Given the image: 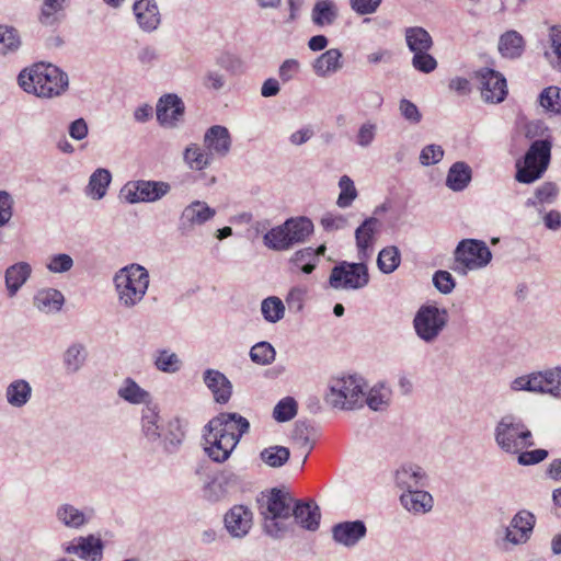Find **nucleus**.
<instances>
[{
    "instance_id": "f257e3e1",
    "label": "nucleus",
    "mask_w": 561,
    "mask_h": 561,
    "mask_svg": "<svg viewBox=\"0 0 561 561\" xmlns=\"http://www.w3.org/2000/svg\"><path fill=\"white\" fill-rule=\"evenodd\" d=\"M249 428V421L238 413L218 414L204 428L206 454L216 462L226 461Z\"/></svg>"
},
{
    "instance_id": "f03ea898",
    "label": "nucleus",
    "mask_w": 561,
    "mask_h": 561,
    "mask_svg": "<svg viewBox=\"0 0 561 561\" xmlns=\"http://www.w3.org/2000/svg\"><path fill=\"white\" fill-rule=\"evenodd\" d=\"M19 85L38 98H55L68 88V76L51 64L38 62L23 69L18 77Z\"/></svg>"
},
{
    "instance_id": "7ed1b4c3",
    "label": "nucleus",
    "mask_w": 561,
    "mask_h": 561,
    "mask_svg": "<svg viewBox=\"0 0 561 561\" xmlns=\"http://www.w3.org/2000/svg\"><path fill=\"white\" fill-rule=\"evenodd\" d=\"M118 300L125 307H134L142 300L149 286L147 270L131 264L118 271L114 278Z\"/></svg>"
},
{
    "instance_id": "20e7f679",
    "label": "nucleus",
    "mask_w": 561,
    "mask_h": 561,
    "mask_svg": "<svg viewBox=\"0 0 561 561\" xmlns=\"http://www.w3.org/2000/svg\"><path fill=\"white\" fill-rule=\"evenodd\" d=\"M312 231L313 224L310 219L306 217L290 218L267 231L263 239L270 249L284 251L296 243L304 242Z\"/></svg>"
},
{
    "instance_id": "39448f33",
    "label": "nucleus",
    "mask_w": 561,
    "mask_h": 561,
    "mask_svg": "<svg viewBox=\"0 0 561 561\" xmlns=\"http://www.w3.org/2000/svg\"><path fill=\"white\" fill-rule=\"evenodd\" d=\"M295 500L288 492L273 489L266 499V507L262 513L264 516L265 531L275 538L280 537L286 530L284 519L291 516Z\"/></svg>"
},
{
    "instance_id": "423d86ee",
    "label": "nucleus",
    "mask_w": 561,
    "mask_h": 561,
    "mask_svg": "<svg viewBox=\"0 0 561 561\" xmlns=\"http://www.w3.org/2000/svg\"><path fill=\"white\" fill-rule=\"evenodd\" d=\"M495 440L506 453L517 454L534 445L531 432L520 421L503 417L495 430Z\"/></svg>"
},
{
    "instance_id": "0eeeda50",
    "label": "nucleus",
    "mask_w": 561,
    "mask_h": 561,
    "mask_svg": "<svg viewBox=\"0 0 561 561\" xmlns=\"http://www.w3.org/2000/svg\"><path fill=\"white\" fill-rule=\"evenodd\" d=\"M492 259V253L485 242L476 239H466L459 242L455 250V265L453 270L460 274L467 271L484 267Z\"/></svg>"
},
{
    "instance_id": "6e6552de",
    "label": "nucleus",
    "mask_w": 561,
    "mask_h": 561,
    "mask_svg": "<svg viewBox=\"0 0 561 561\" xmlns=\"http://www.w3.org/2000/svg\"><path fill=\"white\" fill-rule=\"evenodd\" d=\"M550 151L549 141H534L525 154L524 164L517 163L516 180L529 184L539 179L549 164Z\"/></svg>"
},
{
    "instance_id": "1a4fd4ad",
    "label": "nucleus",
    "mask_w": 561,
    "mask_h": 561,
    "mask_svg": "<svg viewBox=\"0 0 561 561\" xmlns=\"http://www.w3.org/2000/svg\"><path fill=\"white\" fill-rule=\"evenodd\" d=\"M328 401L334 408L344 410H353L363 407V386L354 376L334 378L330 383Z\"/></svg>"
},
{
    "instance_id": "9d476101",
    "label": "nucleus",
    "mask_w": 561,
    "mask_h": 561,
    "mask_svg": "<svg viewBox=\"0 0 561 561\" xmlns=\"http://www.w3.org/2000/svg\"><path fill=\"white\" fill-rule=\"evenodd\" d=\"M448 321L445 309L435 306H422L413 320L415 332L425 342L434 341L443 331Z\"/></svg>"
},
{
    "instance_id": "9b49d317",
    "label": "nucleus",
    "mask_w": 561,
    "mask_h": 561,
    "mask_svg": "<svg viewBox=\"0 0 561 561\" xmlns=\"http://www.w3.org/2000/svg\"><path fill=\"white\" fill-rule=\"evenodd\" d=\"M369 282V274L364 263L342 262L332 268L329 283L333 288L358 289Z\"/></svg>"
},
{
    "instance_id": "f8f14e48",
    "label": "nucleus",
    "mask_w": 561,
    "mask_h": 561,
    "mask_svg": "<svg viewBox=\"0 0 561 561\" xmlns=\"http://www.w3.org/2000/svg\"><path fill=\"white\" fill-rule=\"evenodd\" d=\"M512 388L517 391L527 390L560 397L561 369L557 368L554 370L533 374L528 377H518L513 381Z\"/></svg>"
},
{
    "instance_id": "ddd939ff",
    "label": "nucleus",
    "mask_w": 561,
    "mask_h": 561,
    "mask_svg": "<svg viewBox=\"0 0 561 561\" xmlns=\"http://www.w3.org/2000/svg\"><path fill=\"white\" fill-rule=\"evenodd\" d=\"M169 191L170 185L165 182L136 181L127 183L122 192L129 203H138L158 201Z\"/></svg>"
},
{
    "instance_id": "4468645a",
    "label": "nucleus",
    "mask_w": 561,
    "mask_h": 561,
    "mask_svg": "<svg viewBox=\"0 0 561 561\" xmlns=\"http://www.w3.org/2000/svg\"><path fill=\"white\" fill-rule=\"evenodd\" d=\"M480 83L481 96L485 102L500 103L507 95L506 79L497 71L483 68L476 72Z\"/></svg>"
},
{
    "instance_id": "2eb2a0df",
    "label": "nucleus",
    "mask_w": 561,
    "mask_h": 561,
    "mask_svg": "<svg viewBox=\"0 0 561 561\" xmlns=\"http://www.w3.org/2000/svg\"><path fill=\"white\" fill-rule=\"evenodd\" d=\"M224 520L228 533L233 537L241 538L250 531L253 514L244 505H234L226 513Z\"/></svg>"
},
{
    "instance_id": "dca6fc26",
    "label": "nucleus",
    "mask_w": 561,
    "mask_h": 561,
    "mask_svg": "<svg viewBox=\"0 0 561 561\" xmlns=\"http://www.w3.org/2000/svg\"><path fill=\"white\" fill-rule=\"evenodd\" d=\"M536 518L528 511H519L512 519L506 529V539L512 543L519 545L526 542L534 529Z\"/></svg>"
},
{
    "instance_id": "f3484780",
    "label": "nucleus",
    "mask_w": 561,
    "mask_h": 561,
    "mask_svg": "<svg viewBox=\"0 0 561 561\" xmlns=\"http://www.w3.org/2000/svg\"><path fill=\"white\" fill-rule=\"evenodd\" d=\"M184 114V104L175 94H165L157 104V119L163 126H174Z\"/></svg>"
},
{
    "instance_id": "a211bd4d",
    "label": "nucleus",
    "mask_w": 561,
    "mask_h": 561,
    "mask_svg": "<svg viewBox=\"0 0 561 561\" xmlns=\"http://www.w3.org/2000/svg\"><path fill=\"white\" fill-rule=\"evenodd\" d=\"M366 533V526L362 520L339 523L332 528L333 539L346 547L355 546Z\"/></svg>"
},
{
    "instance_id": "6ab92c4d",
    "label": "nucleus",
    "mask_w": 561,
    "mask_h": 561,
    "mask_svg": "<svg viewBox=\"0 0 561 561\" xmlns=\"http://www.w3.org/2000/svg\"><path fill=\"white\" fill-rule=\"evenodd\" d=\"M291 515L304 529L316 531L319 528L321 513L319 506L313 502L296 501Z\"/></svg>"
},
{
    "instance_id": "aec40b11",
    "label": "nucleus",
    "mask_w": 561,
    "mask_h": 561,
    "mask_svg": "<svg viewBox=\"0 0 561 561\" xmlns=\"http://www.w3.org/2000/svg\"><path fill=\"white\" fill-rule=\"evenodd\" d=\"M204 381L217 403L225 404L230 400L232 386L222 373L215 369H207L204 373Z\"/></svg>"
},
{
    "instance_id": "412c9836",
    "label": "nucleus",
    "mask_w": 561,
    "mask_h": 561,
    "mask_svg": "<svg viewBox=\"0 0 561 561\" xmlns=\"http://www.w3.org/2000/svg\"><path fill=\"white\" fill-rule=\"evenodd\" d=\"M204 145L210 153L226 156L231 147L229 130L220 125L211 126L205 134Z\"/></svg>"
},
{
    "instance_id": "4be33fe9",
    "label": "nucleus",
    "mask_w": 561,
    "mask_h": 561,
    "mask_svg": "<svg viewBox=\"0 0 561 561\" xmlns=\"http://www.w3.org/2000/svg\"><path fill=\"white\" fill-rule=\"evenodd\" d=\"M134 13L139 26L145 31H153L160 23V13L154 0H137Z\"/></svg>"
},
{
    "instance_id": "5701e85b",
    "label": "nucleus",
    "mask_w": 561,
    "mask_h": 561,
    "mask_svg": "<svg viewBox=\"0 0 561 561\" xmlns=\"http://www.w3.org/2000/svg\"><path fill=\"white\" fill-rule=\"evenodd\" d=\"M377 226L378 219L375 217H370L364 220V222L356 229V245L360 259H366L370 255V251L375 241Z\"/></svg>"
},
{
    "instance_id": "b1692460",
    "label": "nucleus",
    "mask_w": 561,
    "mask_h": 561,
    "mask_svg": "<svg viewBox=\"0 0 561 561\" xmlns=\"http://www.w3.org/2000/svg\"><path fill=\"white\" fill-rule=\"evenodd\" d=\"M215 215V210L204 202H193L182 213L181 226L183 229L195 225H203Z\"/></svg>"
},
{
    "instance_id": "393cba45",
    "label": "nucleus",
    "mask_w": 561,
    "mask_h": 561,
    "mask_svg": "<svg viewBox=\"0 0 561 561\" xmlns=\"http://www.w3.org/2000/svg\"><path fill=\"white\" fill-rule=\"evenodd\" d=\"M525 49V41L523 36L512 30L501 35L499 39V51L502 57L508 59L519 58Z\"/></svg>"
},
{
    "instance_id": "a878e982",
    "label": "nucleus",
    "mask_w": 561,
    "mask_h": 561,
    "mask_svg": "<svg viewBox=\"0 0 561 561\" xmlns=\"http://www.w3.org/2000/svg\"><path fill=\"white\" fill-rule=\"evenodd\" d=\"M102 549L101 539L89 536L87 538L80 537L77 545H71L67 548V552L76 553L80 558L91 561H99L102 558Z\"/></svg>"
},
{
    "instance_id": "bb28decb",
    "label": "nucleus",
    "mask_w": 561,
    "mask_h": 561,
    "mask_svg": "<svg viewBox=\"0 0 561 561\" xmlns=\"http://www.w3.org/2000/svg\"><path fill=\"white\" fill-rule=\"evenodd\" d=\"M342 53L331 48L322 53L313 62V71L320 77H327L342 68Z\"/></svg>"
},
{
    "instance_id": "cd10ccee",
    "label": "nucleus",
    "mask_w": 561,
    "mask_h": 561,
    "mask_svg": "<svg viewBox=\"0 0 561 561\" xmlns=\"http://www.w3.org/2000/svg\"><path fill=\"white\" fill-rule=\"evenodd\" d=\"M400 501L409 512L413 513H426L433 506V497L425 491L410 489L401 495Z\"/></svg>"
},
{
    "instance_id": "c85d7f7f",
    "label": "nucleus",
    "mask_w": 561,
    "mask_h": 561,
    "mask_svg": "<svg viewBox=\"0 0 561 561\" xmlns=\"http://www.w3.org/2000/svg\"><path fill=\"white\" fill-rule=\"evenodd\" d=\"M404 36L407 45L413 54L431 50L434 44L430 33L421 26L405 28Z\"/></svg>"
},
{
    "instance_id": "c756f323",
    "label": "nucleus",
    "mask_w": 561,
    "mask_h": 561,
    "mask_svg": "<svg viewBox=\"0 0 561 561\" xmlns=\"http://www.w3.org/2000/svg\"><path fill=\"white\" fill-rule=\"evenodd\" d=\"M32 268L28 263L20 262L10 266L5 272V285L10 296H14L30 277Z\"/></svg>"
},
{
    "instance_id": "7c9ffc66",
    "label": "nucleus",
    "mask_w": 561,
    "mask_h": 561,
    "mask_svg": "<svg viewBox=\"0 0 561 561\" xmlns=\"http://www.w3.org/2000/svg\"><path fill=\"white\" fill-rule=\"evenodd\" d=\"M471 180V169L465 162L454 163L447 174L446 184L453 191H462Z\"/></svg>"
},
{
    "instance_id": "2f4dec72",
    "label": "nucleus",
    "mask_w": 561,
    "mask_h": 561,
    "mask_svg": "<svg viewBox=\"0 0 561 561\" xmlns=\"http://www.w3.org/2000/svg\"><path fill=\"white\" fill-rule=\"evenodd\" d=\"M38 310L49 313L60 310L64 304V296L56 289L41 290L34 298Z\"/></svg>"
},
{
    "instance_id": "473e14b6",
    "label": "nucleus",
    "mask_w": 561,
    "mask_h": 561,
    "mask_svg": "<svg viewBox=\"0 0 561 561\" xmlns=\"http://www.w3.org/2000/svg\"><path fill=\"white\" fill-rule=\"evenodd\" d=\"M112 175L106 169H98L92 173L87 187V193L94 199H101L105 196L106 190L111 183Z\"/></svg>"
},
{
    "instance_id": "72a5a7b5",
    "label": "nucleus",
    "mask_w": 561,
    "mask_h": 561,
    "mask_svg": "<svg viewBox=\"0 0 561 561\" xmlns=\"http://www.w3.org/2000/svg\"><path fill=\"white\" fill-rule=\"evenodd\" d=\"M336 7L331 0L318 1L312 10V20L317 25H329L336 19Z\"/></svg>"
},
{
    "instance_id": "f704fd0d",
    "label": "nucleus",
    "mask_w": 561,
    "mask_h": 561,
    "mask_svg": "<svg viewBox=\"0 0 561 561\" xmlns=\"http://www.w3.org/2000/svg\"><path fill=\"white\" fill-rule=\"evenodd\" d=\"M22 41L16 28L0 25V55L15 53L21 47Z\"/></svg>"
},
{
    "instance_id": "c9c22d12",
    "label": "nucleus",
    "mask_w": 561,
    "mask_h": 561,
    "mask_svg": "<svg viewBox=\"0 0 561 561\" xmlns=\"http://www.w3.org/2000/svg\"><path fill=\"white\" fill-rule=\"evenodd\" d=\"M424 474L420 467H402L396 472L397 485L401 489L410 490L421 484Z\"/></svg>"
},
{
    "instance_id": "e433bc0d",
    "label": "nucleus",
    "mask_w": 561,
    "mask_h": 561,
    "mask_svg": "<svg viewBox=\"0 0 561 561\" xmlns=\"http://www.w3.org/2000/svg\"><path fill=\"white\" fill-rule=\"evenodd\" d=\"M401 262L400 252L397 247L382 249L377 257V265L385 274H390L398 268Z\"/></svg>"
},
{
    "instance_id": "4c0bfd02",
    "label": "nucleus",
    "mask_w": 561,
    "mask_h": 561,
    "mask_svg": "<svg viewBox=\"0 0 561 561\" xmlns=\"http://www.w3.org/2000/svg\"><path fill=\"white\" fill-rule=\"evenodd\" d=\"M160 416L156 408L147 405L142 410V431L149 439L160 437Z\"/></svg>"
},
{
    "instance_id": "58836bf2",
    "label": "nucleus",
    "mask_w": 561,
    "mask_h": 561,
    "mask_svg": "<svg viewBox=\"0 0 561 561\" xmlns=\"http://www.w3.org/2000/svg\"><path fill=\"white\" fill-rule=\"evenodd\" d=\"M31 396V387L24 380H18L11 383L7 390L8 401L15 407L25 404Z\"/></svg>"
},
{
    "instance_id": "ea45409f",
    "label": "nucleus",
    "mask_w": 561,
    "mask_h": 561,
    "mask_svg": "<svg viewBox=\"0 0 561 561\" xmlns=\"http://www.w3.org/2000/svg\"><path fill=\"white\" fill-rule=\"evenodd\" d=\"M184 160L191 169L201 171L210 163V154L205 153L201 147L192 144L185 149Z\"/></svg>"
},
{
    "instance_id": "a19ab883",
    "label": "nucleus",
    "mask_w": 561,
    "mask_h": 561,
    "mask_svg": "<svg viewBox=\"0 0 561 561\" xmlns=\"http://www.w3.org/2000/svg\"><path fill=\"white\" fill-rule=\"evenodd\" d=\"M289 449L283 446H272L261 451V459L270 467H282L289 459Z\"/></svg>"
},
{
    "instance_id": "79ce46f5",
    "label": "nucleus",
    "mask_w": 561,
    "mask_h": 561,
    "mask_svg": "<svg viewBox=\"0 0 561 561\" xmlns=\"http://www.w3.org/2000/svg\"><path fill=\"white\" fill-rule=\"evenodd\" d=\"M539 102L547 111L561 114V89L554 85L546 88L540 93Z\"/></svg>"
},
{
    "instance_id": "37998d69",
    "label": "nucleus",
    "mask_w": 561,
    "mask_h": 561,
    "mask_svg": "<svg viewBox=\"0 0 561 561\" xmlns=\"http://www.w3.org/2000/svg\"><path fill=\"white\" fill-rule=\"evenodd\" d=\"M261 311L268 322H277L284 317L285 307L278 297H268L262 301Z\"/></svg>"
},
{
    "instance_id": "c03bdc74",
    "label": "nucleus",
    "mask_w": 561,
    "mask_h": 561,
    "mask_svg": "<svg viewBox=\"0 0 561 561\" xmlns=\"http://www.w3.org/2000/svg\"><path fill=\"white\" fill-rule=\"evenodd\" d=\"M290 263L300 268L305 274H310L316 268L314 249L311 247L296 251L290 257Z\"/></svg>"
},
{
    "instance_id": "a18cd8bd",
    "label": "nucleus",
    "mask_w": 561,
    "mask_h": 561,
    "mask_svg": "<svg viewBox=\"0 0 561 561\" xmlns=\"http://www.w3.org/2000/svg\"><path fill=\"white\" fill-rule=\"evenodd\" d=\"M118 394L130 403H142L149 398V393L141 389L133 379L127 378L124 387L118 390Z\"/></svg>"
},
{
    "instance_id": "49530a36",
    "label": "nucleus",
    "mask_w": 561,
    "mask_h": 561,
    "mask_svg": "<svg viewBox=\"0 0 561 561\" xmlns=\"http://www.w3.org/2000/svg\"><path fill=\"white\" fill-rule=\"evenodd\" d=\"M275 348L268 342H259L250 350L251 360L257 365H268L274 362Z\"/></svg>"
},
{
    "instance_id": "de8ad7c7",
    "label": "nucleus",
    "mask_w": 561,
    "mask_h": 561,
    "mask_svg": "<svg viewBox=\"0 0 561 561\" xmlns=\"http://www.w3.org/2000/svg\"><path fill=\"white\" fill-rule=\"evenodd\" d=\"M340 186V195L337 197V206L341 208H346L352 205L353 201L357 197V191L354 185L353 180L347 176L343 175L341 176L339 181Z\"/></svg>"
},
{
    "instance_id": "09e8293b",
    "label": "nucleus",
    "mask_w": 561,
    "mask_h": 561,
    "mask_svg": "<svg viewBox=\"0 0 561 561\" xmlns=\"http://www.w3.org/2000/svg\"><path fill=\"white\" fill-rule=\"evenodd\" d=\"M297 414V403L291 397L282 399L275 407L273 415L278 422H287Z\"/></svg>"
},
{
    "instance_id": "8fccbe9b",
    "label": "nucleus",
    "mask_w": 561,
    "mask_h": 561,
    "mask_svg": "<svg viewBox=\"0 0 561 561\" xmlns=\"http://www.w3.org/2000/svg\"><path fill=\"white\" fill-rule=\"evenodd\" d=\"M58 518L69 527H80L85 522V516L82 512L71 505H64L57 512Z\"/></svg>"
},
{
    "instance_id": "3c124183",
    "label": "nucleus",
    "mask_w": 561,
    "mask_h": 561,
    "mask_svg": "<svg viewBox=\"0 0 561 561\" xmlns=\"http://www.w3.org/2000/svg\"><path fill=\"white\" fill-rule=\"evenodd\" d=\"M428 51L430 50L413 54L411 62L415 70L423 73H431L437 68V60Z\"/></svg>"
},
{
    "instance_id": "603ef678",
    "label": "nucleus",
    "mask_w": 561,
    "mask_h": 561,
    "mask_svg": "<svg viewBox=\"0 0 561 561\" xmlns=\"http://www.w3.org/2000/svg\"><path fill=\"white\" fill-rule=\"evenodd\" d=\"M84 358L85 354L82 345H72L65 353V364L71 371L78 370Z\"/></svg>"
},
{
    "instance_id": "864d4df0",
    "label": "nucleus",
    "mask_w": 561,
    "mask_h": 561,
    "mask_svg": "<svg viewBox=\"0 0 561 561\" xmlns=\"http://www.w3.org/2000/svg\"><path fill=\"white\" fill-rule=\"evenodd\" d=\"M156 366L159 370L174 373L180 368V359L176 354L168 351H160L156 358Z\"/></svg>"
},
{
    "instance_id": "5fc2aeb1",
    "label": "nucleus",
    "mask_w": 561,
    "mask_h": 561,
    "mask_svg": "<svg viewBox=\"0 0 561 561\" xmlns=\"http://www.w3.org/2000/svg\"><path fill=\"white\" fill-rule=\"evenodd\" d=\"M435 287L443 294H449L455 287V279L447 271H437L433 276Z\"/></svg>"
},
{
    "instance_id": "6e6d98bb",
    "label": "nucleus",
    "mask_w": 561,
    "mask_h": 561,
    "mask_svg": "<svg viewBox=\"0 0 561 561\" xmlns=\"http://www.w3.org/2000/svg\"><path fill=\"white\" fill-rule=\"evenodd\" d=\"M444 150L440 146L428 145L423 148L420 154V161L424 165H431L439 162L443 159Z\"/></svg>"
},
{
    "instance_id": "4d7b16f0",
    "label": "nucleus",
    "mask_w": 561,
    "mask_h": 561,
    "mask_svg": "<svg viewBox=\"0 0 561 561\" xmlns=\"http://www.w3.org/2000/svg\"><path fill=\"white\" fill-rule=\"evenodd\" d=\"M72 264L73 261L68 254H57L50 259L47 268L53 273H62L69 271Z\"/></svg>"
},
{
    "instance_id": "13d9d810",
    "label": "nucleus",
    "mask_w": 561,
    "mask_h": 561,
    "mask_svg": "<svg viewBox=\"0 0 561 561\" xmlns=\"http://www.w3.org/2000/svg\"><path fill=\"white\" fill-rule=\"evenodd\" d=\"M518 462L523 466L536 465L545 460L548 456L546 449H535L531 451H519Z\"/></svg>"
},
{
    "instance_id": "bf43d9fd",
    "label": "nucleus",
    "mask_w": 561,
    "mask_h": 561,
    "mask_svg": "<svg viewBox=\"0 0 561 561\" xmlns=\"http://www.w3.org/2000/svg\"><path fill=\"white\" fill-rule=\"evenodd\" d=\"M549 37L557 67L561 70V26H552L549 32Z\"/></svg>"
},
{
    "instance_id": "052dcab7",
    "label": "nucleus",
    "mask_w": 561,
    "mask_h": 561,
    "mask_svg": "<svg viewBox=\"0 0 561 561\" xmlns=\"http://www.w3.org/2000/svg\"><path fill=\"white\" fill-rule=\"evenodd\" d=\"M400 112L402 116L413 124L420 123L422 115L417 106L411 101L403 99L400 102Z\"/></svg>"
},
{
    "instance_id": "680f3d73",
    "label": "nucleus",
    "mask_w": 561,
    "mask_h": 561,
    "mask_svg": "<svg viewBox=\"0 0 561 561\" xmlns=\"http://www.w3.org/2000/svg\"><path fill=\"white\" fill-rule=\"evenodd\" d=\"M13 201L5 192H0V228L9 222L12 217Z\"/></svg>"
},
{
    "instance_id": "e2e57ef3",
    "label": "nucleus",
    "mask_w": 561,
    "mask_h": 561,
    "mask_svg": "<svg viewBox=\"0 0 561 561\" xmlns=\"http://www.w3.org/2000/svg\"><path fill=\"white\" fill-rule=\"evenodd\" d=\"M382 0H351L352 9L360 14H371L376 12Z\"/></svg>"
},
{
    "instance_id": "0e129e2a",
    "label": "nucleus",
    "mask_w": 561,
    "mask_h": 561,
    "mask_svg": "<svg viewBox=\"0 0 561 561\" xmlns=\"http://www.w3.org/2000/svg\"><path fill=\"white\" fill-rule=\"evenodd\" d=\"M321 225L325 230H339L346 226V219L341 215L327 214L322 217Z\"/></svg>"
},
{
    "instance_id": "69168bd1",
    "label": "nucleus",
    "mask_w": 561,
    "mask_h": 561,
    "mask_svg": "<svg viewBox=\"0 0 561 561\" xmlns=\"http://www.w3.org/2000/svg\"><path fill=\"white\" fill-rule=\"evenodd\" d=\"M376 125L366 123L363 124L357 134L358 145L366 147L370 145L375 138Z\"/></svg>"
},
{
    "instance_id": "338daca9",
    "label": "nucleus",
    "mask_w": 561,
    "mask_h": 561,
    "mask_svg": "<svg viewBox=\"0 0 561 561\" xmlns=\"http://www.w3.org/2000/svg\"><path fill=\"white\" fill-rule=\"evenodd\" d=\"M299 62L295 59H287L283 62L279 68V77L284 81H288L293 78V76L298 72Z\"/></svg>"
},
{
    "instance_id": "774afa93",
    "label": "nucleus",
    "mask_w": 561,
    "mask_h": 561,
    "mask_svg": "<svg viewBox=\"0 0 561 561\" xmlns=\"http://www.w3.org/2000/svg\"><path fill=\"white\" fill-rule=\"evenodd\" d=\"M69 134L73 139L81 140L88 135V126L83 118L76 119L69 127Z\"/></svg>"
}]
</instances>
